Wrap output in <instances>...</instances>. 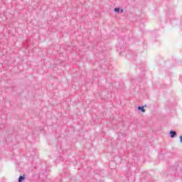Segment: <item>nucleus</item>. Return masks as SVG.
<instances>
[{
	"label": "nucleus",
	"mask_w": 182,
	"mask_h": 182,
	"mask_svg": "<svg viewBox=\"0 0 182 182\" xmlns=\"http://www.w3.org/2000/svg\"><path fill=\"white\" fill-rule=\"evenodd\" d=\"M142 107H144H144H147V105L145 104L144 106H142Z\"/></svg>",
	"instance_id": "nucleus-8"
},
{
	"label": "nucleus",
	"mask_w": 182,
	"mask_h": 182,
	"mask_svg": "<svg viewBox=\"0 0 182 182\" xmlns=\"http://www.w3.org/2000/svg\"><path fill=\"white\" fill-rule=\"evenodd\" d=\"M113 163V161L109 162V168L113 169V168L110 167V165Z\"/></svg>",
	"instance_id": "nucleus-7"
},
{
	"label": "nucleus",
	"mask_w": 182,
	"mask_h": 182,
	"mask_svg": "<svg viewBox=\"0 0 182 182\" xmlns=\"http://www.w3.org/2000/svg\"><path fill=\"white\" fill-rule=\"evenodd\" d=\"M180 143L182 144V135L179 136Z\"/></svg>",
	"instance_id": "nucleus-6"
},
{
	"label": "nucleus",
	"mask_w": 182,
	"mask_h": 182,
	"mask_svg": "<svg viewBox=\"0 0 182 182\" xmlns=\"http://www.w3.org/2000/svg\"><path fill=\"white\" fill-rule=\"evenodd\" d=\"M169 136H170L171 139H174V137H177V132H176L174 130H171L169 132Z\"/></svg>",
	"instance_id": "nucleus-1"
},
{
	"label": "nucleus",
	"mask_w": 182,
	"mask_h": 182,
	"mask_svg": "<svg viewBox=\"0 0 182 182\" xmlns=\"http://www.w3.org/2000/svg\"><path fill=\"white\" fill-rule=\"evenodd\" d=\"M138 110L139 112H141V113H146V109H144V107H143V106H139Z\"/></svg>",
	"instance_id": "nucleus-2"
},
{
	"label": "nucleus",
	"mask_w": 182,
	"mask_h": 182,
	"mask_svg": "<svg viewBox=\"0 0 182 182\" xmlns=\"http://www.w3.org/2000/svg\"><path fill=\"white\" fill-rule=\"evenodd\" d=\"M123 12H124V10H123L122 9H119V14H123Z\"/></svg>",
	"instance_id": "nucleus-5"
},
{
	"label": "nucleus",
	"mask_w": 182,
	"mask_h": 182,
	"mask_svg": "<svg viewBox=\"0 0 182 182\" xmlns=\"http://www.w3.org/2000/svg\"><path fill=\"white\" fill-rule=\"evenodd\" d=\"M23 180H25V175H21L18 177V182H23Z\"/></svg>",
	"instance_id": "nucleus-3"
},
{
	"label": "nucleus",
	"mask_w": 182,
	"mask_h": 182,
	"mask_svg": "<svg viewBox=\"0 0 182 182\" xmlns=\"http://www.w3.org/2000/svg\"><path fill=\"white\" fill-rule=\"evenodd\" d=\"M114 11L116 12L117 14H119L120 13V8L119 7L114 8Z\"/></svg>",
	"instance_id": "nucleus-4"
},
{
	"label": "nucleus",
	"mask_w": 182,
	"mask_h": 182,
	"mask_svg": "<svg viewBox=\"0 0 182 182\" xmlns=\"http://www.w3.org/2000/svg\"><path fill=\"white\" fill-rule=\"evenodd\" d=\"M180 79V80H181V83H182V77H181V78H179Z\"/></svg>",
	"instance_id": "nucleus-9"
}]
</instances>
